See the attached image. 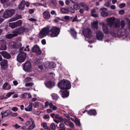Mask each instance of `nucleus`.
I'll use <instances>...</instances> for the list:
<instances>
[{
  "label": "nucleus",
  "instance_id": "1",
  "mask_svg": "<svg viewBox=\"0 0 130 130\" xmlns=\"http://www.w3.org/2000/svg\"><path fill=\"white\" fill-rule=\"evenodd\" d=\"M107 25L110 27V33L112 36L117 37L121 35V30L117 28L120 27V21L112 17L107 19Z\"/></svg>",
  "mask_w": 130,
  "mask_h": 130
},
{
  "label": "nucleus",
  "instance_id": "2",
  "mask_svg": "<svg viewBox=\"0 0 130 130\" xmlns=\"http://www.w3.org/2000/svg\"><path fill=\"white\" fill-rule=\"evenodd\" d=\"M58 87L60 89H69L71 87L70 82L67 80L63 79L59 82L58 84Z\"/></svg>",
  "mask_w": 130,
  "mask_h": 130
},
{
  "label": "nucleus",
  "instance_id": "3",
  "mask_svg": "<svg viewBox=\"0 0 130 130\" xmlns=\"http://www.w3.org/2000/svg\"><path fill=\"white\" fill-rule=\"evenodd\" d=\"M60 31V30L59 28L54 26L49 30L48 35L52 37H56L59 34Z\"/></svg>",
  "mask_w": 130,
  "mask_h": 130
},
{
  "label": "nucleus",
  "instance_id": "4",
  "mask_svg": "<svg viewBox=\"0 0 130 130\" xmlns=\"http://www.w3.org/2000/svg\"><path fill=\"white\" fill-rule=\"evenodd\" d=\"M15 10L13 9L7 10L4 12L3 17L5 18H9L15 13Z\"/></svg>",
  "mask_w": 130,
  "mask_h": 130
},
{
  "label": "nucleus",
  "instance_id": "5",
  "mask_svg": "<svg viewBox=\"0 0 130 130\" xmlns=\"http://www.w3.org/2000/svg\"><path fill=\"white\" fill-rule=\"evenodd\" d=\"M26 54L24 52H21L17 55V59L19 62H23L25 59Z\"/></svg>",
  "mask_w": 130,
  "mask_h": 130
},
{
  "label": "nucleus",
  "instance_id": "6",
  "mask_svg": "<svg viewBox=\"0 0 130 130\" xmlns=\"http://www.w3.org/2000/svg\"><path fill=\"white\" fill-rule=\"evenodd\" d=\"M49 29L48 28L45 27L43 28L40 32L39 35V38H42L49 34Z\"/></svg>",
  "mask_w": 130,
  "mask_h": 130
},
{
  "label": "nucleus",
  "instance_id": "7",
  "mask_svg": "<svg viewBox=\"0 0 130 130\" xmlns=\"http://www.w3.org/2000/svg\"><path fill=\"white\" fill-rule=\"evenodd\" d=\"M28 31L27 28L24 27H22L15 29L14 31V32L15 33L17 36L18 34H21L24 32H27Z\"/></svg>",
  "mask_w": 130,
  "mask_h": 130
},
{
  "label": "nucleus",
  "instance_id": "8",
  "mask_svg": "<svg viewBox=\"0 0 130 130\" xmlns=\"http://www.w3.org/2000/svg\"><path fill=\"white\" fill-rule=\"evenodd\" d=\"M22 22L21 20H19L17 22L9 23V26L11 28H14L17 27L21 26L22 25Z\"/></svg>",
  "mask_w": 130,
  "mask_h": 130
},
{
  "label": "nucleus",
  "instance_id": "9",
  "mask_svg": "<svg viewBox=\"0 0 130 130\" xmlns=\"http://www.w3.org/2000/svg\"><path fill=\"white\" fill-rule=\"evenodd\" d=\"M84 34L85 37L89 39H90L93 35L92 31L88 28L84 30Z\"/></svg>",
  "mask_w": 130,
  "mask_h": 130
},
{
  "label": "nucleus",
  "instance_id": "10",
  "mask_svg": "<svg viewBox=\"0 0 130 130\" xmlns=\"http://www.w3.org/2000/svg\"><path fill=\"white\" fill-rule=\"evenodd\" d=\"M32 51L36 53L38 55H40L42 53L41 50L40 49L39 46L37 45H35L32 48Z\"/></svg>",
  "mask_w": 130,
  "mask_h": 130
},
{
  "label": "nucleus",
  "instance_id": "11",
  "mask_svg": "<svg viewBox=\"0 0 130 130\" xmlns=\"http://www.w3.org/2000/svg\"><path fill=\"white\" fill-rule=\"evenodd\" d=\"M101 24L102 25L103 31L104 33L108 34L110 32V28L109 30L108 27L107 25H106L103 22H102Z\"/></svg>",
  "mask_w": 130,
  "mask_h": 130
},
{
  "label": "nucleus",
  "instance_id": "12",
  "mask_svg": "<svg viewBox=\"0 0 130 130\" xmlns=\"http://www.w3.org/2000/svg\"><path fill=\"white\" fill-rule=\"evenodd\" d=\"M96 36L97 39L99 41H102L104 38V35L101 31H98L96 32Z\"/></svg>",
  "mask_w": 130,
  "mask_h": 130
},
{
  "label": "nucleus",
  "instance_id": "13",
  "mask_svg": "<svg viewBox=\"0 0 130 130\" xmlns=\"http://www.w3.org/2000/svg\"><path fill=\"white\" fill-rule=\"evenodd\" d=\"M42 14L43 18L45 19H49L51 17V15L49 10H47L44 11Z\"/></svg>",
  "mask_w": 130,
  "mask_h": 130
},
{
  "label": "nucleus",
  "instance_id": "14",
  "mask_svg": "<svg viewBox=\"0 0 130 130\" xmlns=\"http://www.w3.org/2000/svg\"><path fill=\"white\" fill-rule=\"evenodd\" d=\"M101 11V15L102 17H106L109 15L108 13L107 12V9L104 7L100 9Z\"/></svg>",
  "mask_w": 130,
  "mask_h": 130
},
{
  "label": "nucleus",
  "instance_id": "15",
  "mask_svg": "<svg viewBox=\"0 0 130 130\" xmlns=\"http://www.w3.org/2000/svg\"><path fill=\"white\" fill-rule=\"evenodd\" d=\"M2 69L3 70L6 69L7 67V62L5 60H2L0 63Z\"/></svg>",
  "mask_w": 130,
  "mask_h": 130
},
{
  "label": "nucleus",
  "instance_id": "16",
  "mask_svg": "<svg viewBox=\"0 0 130 130\" xmlns=\"http://www.w3.org/2000/svg\"><path fill=\"white\" fill-rule=\"evenodd\" d=\"M6 48V42L4 40L0 41V50H5Z\"/></svg>",
  "mask_w": 130,
  "mask_h": 130
},
{
  "label": "nucleus",
  "instance_id": "17",
  "mask_svg": "<svg viewBox=\"0 0 130 130\" xmlns=\"http://www.w3.org/2000/svg\"><path fill=\"white\" fill-rule=\"evenodd\" d=\"M31 67V64L30 62H27L25 63L24 66V69L26 71L30 70Z\"/></svg>",
  "mask_w": 130,
  "mask_h": 130
},
{
  "label": "nucleus",
  "instance_id": "18",
  "mask_svg": "<svg viewBox=\"0 0 130 130\" xmlns=\"http://www.w3.org/2000/svg\"><path fill=\"white\" fill-rule=\"evenodd\" d=\"M30 120L32 124L28 126V127L27 128V130H32L35 127L36 125L35 124L34 120L32 119L31 118Z\"/></svg>",
  "mask_w": 130,
  "mask_h": 130
},
{
  "label": "nucleus",
  "instance_id": "19",
  "mask_svg": "<svg viewBox=\"0 0 130 130\" xmlns=\"http://www.w3.org/2000/svg\"><path fill=\"white\" fill-rule=\"evenodd\" d=\"M10 111L9 110H7L5 111H3L1 112V115L2 118L7 117L10 115Z\"/></svg>",
  "mask_w": 130,
  "mask_h": 130
},
{
  "label": "nucleus",
  "instance_id": "20",
  "mask_svg": "<svg viewBox=\"0 0 130 130\" xmlns=\"http://www.w3.org/2000/svg\"><path fill=\"white\" fill-rule=\"evenodd\" d=\"M69 31L73 37L74 39H76L77 36V33L75 30L73 28H71Z\"/></svg>",
  "mask_w": 130,
  "mask_h": 130
},
{
  "label": "nucleus",
  "instance_id": "21",
  "mask_svg": "<svg viewBox=\"0 0 130 130\" xmlns=\"http://www.w3.org/2000/svg\"><path fill=\"white\" fill-rule=\"evenodd\" d=\"M1 54L2 56L5 58L9 59L11 58L10 55L6 52L2 51L1 52Z\"/></svg>",
  "mask_w": 130,
  "mask_h": 130
},
{
  "label": "nucleus",
  "instance_id": "22",
  "mask_svg": "<svg viewBox=\"0 0 130 130\" xmlns=\"http://www.w3.org/2000/svg\"><path fill=\"white\" fill-rule=\"evenodd\" d=\"M59 93L61 95L62 98H65L68 97L69 94V93L68 91H65L63 92L60 91L59 92Z\"/></svg>",
  "mask_w": 130,
  "mask_h": 130
},
{
  "label": "nucleus",
  "instance_id": "23",
  "mask_svg": "<svg viewBox=\"0 0 130 130\" xmlns=\"http://www.w3.org/2000/svg\"><path fill=\"white\" fill-rule=\"evenodd\" d=\"M45 85L47 87L49 88H52L54 86L53 83L51 81H47L45 83Z\"/></svg>",
  "mask_w": 130,
  "mask_h": 130
},
{
  "label": "nucleus",
  "instance_id": "24",
  "mask_svg": "<svg viewBox=\"0 0 130 130\" xmlns=\"http://www.w3.org/2000/svg\"><path fill=\"white\" fill-rule=\"evenodd\" d=\"M14 32V31L12 34H9L6 35V38L7 39H10L16 36V35Z\"/></svg>",
  "mask_w": 130,
  "mask_h": 130
},
{
  "label": "nucleus",
  "instance_id": "25",
  "mask_svg": "<svg viewBox=\"0 0 130 130\" xmlns=\"http://www.w3.org/2000/svg\"><path fill=\"white\" fill-rule=\"evenodd\" d=\"M91 14L92 16L94 17H98V14L96 13V11L95 9H91Z\"/></svg>",
  "mask_w": 130,
  "mask_h": 130
},
{
  "label": "nucleus",
  "instance_id": "26",
  "mask_svg": "<svg viewBox=\"0 0 130 130\" xmlns=\"http://www.w3.org/2000/svg\"><path fill=\"white\" fill-rule=\"evenodd\" d=\"M32 103H29V105L26 108H25V110L26 111H30L32 110Z\"/></svg>",
  "mask_w": 130,
  "mask_h": 130
},
{
  "label": "nucleus",
  "instance_id": "27",
  "mask_svg": "<svg viewBox=\"0 0 130 130\" xmlns=\"http://www.w3.org/2000/svg\"><path fill=\"white\" fill-rule=\"evenodd\" d=\"M25 3V1H22L19 5L18 8L19 9L22 10L24 9L25 7L24 4Z\"/></svg>",
  "mask_w": 130,
  "mask_h": 130
},
{
  "label": "nucleus",
  "instance_id": "28",
  "mask_svg": "<svg viewBox=\"0 0 130 130\" xmlns=\"http://www.w3.org/2000/svg\"><path fill=\"white\" fill-rule=\"evenodd\" d=\"M88 113L90 116L95 115L96 114V111L95 109H91L88 110Z\"/></svg>",
  "mask_w": 130,
  "mask_h": 130
},
{
  "label": "nucleus",
  "instance_id": "29",
  "mask_svg": "<svg viewBox=\"0 0 130 130\" xmlns=\"http://www.w3.org/2000/svg\"><path fill=\"white\" fill-rule=\"evenodd\" d=\"M99 22L98 21H94L92 24V27L94 29H97L98 28V24Z\"/></svg>",
  "mask_w": 130,
  "mask_h": 130
},
{
  "label": "nucleus",
  "instance_id": "30",
  "mask_svg": "<svg viewBox=\"0 0 130 130\" xmlns=\"http://www.w3.org/2000/svg\"><path fill=\"white\" fill-rule=\"evenodd\" d=\"M74 122L75 123L77 126L80 127L81 126V124L79 120L76 117L75 118Z\"/></svg>",
  "mask_w": 130,
  "mask_h": 130
},
{
  "label": "nucleus",
  "instance_id": "31",
  "mask_svg": "<svg viewBox=\"0 0 130 130\" xmlns=\"http://www.w3.org/2000/svg\"><path fill=\"white\" fill-rule=\"evenodd\" d=\"M60 11L63 14H67L68 13L67 8H62L60 9Z\"/></svg>",
  "mask_w": 130,
  "mask_h": 130
},
{
  "label": "nucleus",
  "instance_id": "32",
  "mask_svg": "<svg viewBox=\"0 0 130 130\" xmlns=\"http://www.w3.org/2000/svg\"><path fill=\"white\" fill-rule=\"evenodd\" d=\"M51 96L53 99L56 100H57L59 98L58 95L57 94L55 93L52 94Z\"/></svg>",
  "mask_w": 130,
  "mask_h": 130
},
{
  "label": "nucleus",
  "instance_id": "33",
  "mask_svg": "<svg viewBox=\"0 0 130 130\" xmlns=\"http://www.w3.org/2000/svg\"><path fill=\"white\" fill-rule=\"evenodd\" d=\"M14 93V92H10L8 93L6 95V96H5V97H4L3 98H2V99H1V100H3L4 98H8L10 96L12 95Z\"/></svg>",
  "mask_w": 130,
  "mask_h": 130
},
{
  "label": "nucleus",
  "instance_id": "34",
  "mask_svg": "<svg viewBox=\"0 0 130 130\" xmlns=\"http://www.w3.org/2000/svg\"><path fill=\"white\" fill-rule=\"evenodd\" d=\"M57 2L56 0H52L51 2V5L53 7H55L57 4Z\"/></svg>",
  "mask_w": 130,
  "mask_h": 130
},
{
  "label": "nucleus",
  "instance_id": "35",
  "mask_svg": "<svg viewBox=\"0 0 130 130\" xmlns=\"http://www.w3.org/2000/svg\"><path fill=\"white\" fill-rule=\"evenodd\" d=\"M55 118L57 119L59 122H62L63 121V118L61 117H59L58 114L56 115Z\"/></svg>",
  "mask_w": 130,
  "mask_h": 130
},
{
  "label": "nucleus",
  "instance_id": "36",
  "mask_svg": "<svg viewBox=\"0 0 130 130\" xmlns=\"http://www.w3.org/2000/svg\"><path fill=\"white\" fill-rule=\"evenodd\" d=\"M41 105V104L39 102H35L33 104V106L35 108H38Z\"/></svg>",
  "mask_w": 130,
  "mask_h": 130
},
{
  "label": "nucleus",
  "instance_id": "37",
  "mask_svg": "<svg viewBox=\"0 0 130 130\" xmlns=\"http://www.w3.org/2000/svg\"><path fill=\"white\" fill-rule=\"evenodd\" d=\"M22 18V16L21 15H19L18 14H16L13 19V21H15L17 20L20 19H21Z\"/></svg>",
  "mask_w": 130,
  "mask_h": 130
},
{
  "label": "nucleus",
  "instance_id": "38",
  "mask_svg": "<svg viewBox=\"0 0 130 130\" xmlns=\"http://www.w3.org/2000/svg\"><path fill=\"white\" fill-rule=\"evenodd\" d=\"M51 63L48 62H46L44 64V66L46 68H51Z\"/></svg>",
  "mask_w": 130,
  "mask_h": 130
},
{
  "label": "nucleus",
  "instance_id": "39",
  "mask_svg": "<svg viewBox=\"0 0 130 130\" xmlns=\"http://www.w3.org/2000/svg\"><path fill=\"white\" fill-rule=\"evenodd\" d=\"M50 105V108L53 109L54 110H56L57 109V107L56 106L53 105L52 103H51Z\"/></svg>",
  "mask_w": 130,
  "mask_h": 130
},
{
  "label": "nucleus",
  "instance_id": "40",
  "mask_svg": "<svg viewBox=\"0 0 130 130\" xmlns=\"http://www.w3.org/2000/svg\"><path fill=\"white\" fill-rule=\"evenodd\" d=\"M68 12H70L72 13H74L75 12L74 10L71 7H69L68 8Z\"/></svg>",
  "mask_w": 130,
  "mask_h": 130
},
{
  "label": "nucleus",
  "instance_id": "41",
  "mask_svg": "<svg viewBox=\"0 0 130 130\" xmlns=\"http://www.w3.org/2000/svg\"><path fill=\"white\" fill-rule=\"evenodd\" d=\"M73 7L75 10H78L80 8L79 5L78 4H75L73 6Z\"/></svg>",
  "mask_w": 130,
  "mask_h": 130
},
{
  "label": "nucleus",
  "instance_id": "42",
  "mask_svg": "<svg viewBox=\"0 0 130 130\" xmlns=\"http://www.w3.org/2000/svg\"><path fill=\"white\" fill-rule=\"evenodd\" d=\"M125 23L124 21L122 20L120 22V26L121 25V27L122 28H124L125 26Z\"/></svg>",
  "mask_w": 130,
  "mask_h": 130
},
{
  "label": "nucleus",
  "instance_id": "43",
  "mask_svg": "<svg viewBox=\"0 0 130 130\" xmlns=\"http://www.w3.org/2000/svg\"><path fill=\"white\" fill-rule=\"evenodd\" d=\"M32 80V78L30 77H27L25 78L24 81L25 83L30 81Z\"/></svg>",
  "mask_w": 130,
  "mask_h": 130
},
{
  "label": "nucleus",
  "instance_id": "44",
  "mask_svg": "<svg viewBox=\"0 0 130 130\" xmlns=\"http://www.w3.org/2000/svg\"><path fill=\"white\" fill-rule=\"evenodd\" d=\"M68 125H69L72 128H74V125L73 123L71 122L70 121L69 122H68Z\"/></svg>",
  "mask_w": 130,
  "mask_h": 130
},
{
  "label": "nucleus",
  "instance_id": "45",
  "mask_svg": "<svg viewBox=\"0 0 130 130\" xmlns=\"http://www.w3.org/2000/svg\"><path fill=\"white\" fill-rule=\"evenodd\" d=\"M51 68H55L56 67V64L53 62H51Z\"/></svg>",
  "mask_w": 130,
  "mask_h": 130
},
{
  "label": "nucleus",
  "instance_id": "46",
  "mask_svg": "<svg viewBox=\"0 0 130 130\" xmlns=\"http://www.w3.org/2000/svg\"><path fill=\"white\" fill-rule=\"evenodd\" d=\"M50 127L52 129L54 130L55 129L56 126L54 123H52L51 124Z\"/></svg>",
  "mask_w": 130,
  "mask_h": 130
},
{
  "label": "nucleus",
  "instance_id": "47",
  "mask_svg": "<svg viewBox=\"0 0 130 130\" xmlns=\"http://www.w3.org/2000/svg\"><path fill=\"white\" fill-rule=\"evenodd\" d=\"M34 84L33 83L30 82L28 83H27L25 84L26 86H32Z\"/></svg>",
  "mask_w": 130,
  "mask_h": 130
},
{
  "label": "nucleus",
  "instance_id": "48",
  "mask_svg": "<svg viewBox=\"0 0 130 130\" xmlns=\"http://www.w3.org/2000/svg\"><path fill=\"white\" fill-rule=\"evenodd\" d=\"M10 115H11L12 116L16 117L18 115V113L17 112L12 113L10 111Z\"/></svg>",
  "mask_w": 130,
  "mask_h": 130
},
{
  "label": "nucleus",
  "instance_id": "49",
  "mask_svg": "<svg viewBox=\"0 0 130 130\" xmlns=\"http://www.w3.org/2000/svg\"><path fill=\"white\" fill-rule=\"evenodd\" d=\"M42 125L43 128L45 129H47L48 128L47 124L45 123H43L42 124Z\"/></svg>",
  "mask_w": 130,
  "mask_h": 130
},
{
  "label": "nucleus",
  "instance_id": "50",
  "mask_svg": "<svg viewBox=\"0 0 130 130\" xmlns=\"http://www.w3.org/2000/svg\"><path fill=\"white\" fill-rule=\"evenodd\" d=\"M126 5L125 3H121L119 5V7L121 8H122L125 6Z\"/></svg>",
  "mask_w": 130,
  "mask_h": 130
},
{
  "label": "nucleus",
  "instance_id": "51",
  "mask_svg": "<svg viewBox=\"0 0 130 130\" xmlns=\"http://www.w3.org/2000/svg\"><path fill=\"white\" fill-rule=\"evenodd\" d=\"M8 83H6L4 84L3 87L4 89L5 90V89L8 86Z\"/></svg>",
  "mask_w": 130,
  "mask_h": 130
},
{
  "label": "nucleus",
  "instance_id": "52",
  "mask_svg": "<svg viewBox=\"0 0 130 130\" xmlns=\"http://www.w3.org/2000/svg\"><path fill=\"white\" fill-rule=\"evenodd\" d=\"M34 114L38 116L40 114L41 112L40 111H35L34 112Z\"/></svg>",
  "mask_w": 130,
  "mask_h": 130
},
{
  "label": "nucleus",
  "instance_id": "53",
  "mask_svg": "<svg viewBox=\"0 0 130 130\" xmlns=\"http://www.w3.org/2000/svg\"><path fill=\"white\" fill-rule=\"evenodd\" d=\"M110 3L109 2H106L104 4V5L105 6L107 7H110Z\"/></svg>",
  "mask_w": 130,
  "mask_h": 130
},
{
  "label": "nucleus",
  "instance_id": "54",
  "mask_svg": "<svg viewBox=\"0 0 130 130\" xmlns=\"http://www.w3.org/2000/svg\"><path fill=\"white\" fill-rule=\"evenodd\" d=\"M34 5L37 6H43V5L39 3H36L34 4Z\"/></svg>",
  "mask_w": 130,
  "mask_h": 130
},
{
  "label": "nucleus",
  "instance_id": "55",
  "mask_svg": "<svg viewBox=\"0 0 130 130\" xmlns=\"http://www.w3.org/2000/svg\"><path fill=\"white\" fill-rule=\"evenodd\" d=\"M52 103L51 102H46L45 103V105L46 107H47L49 105L50 106V105L51 103Z\"/></svg>",
  "mask_w": 130,
  "mask_h": 130
},
{
  "label": "nucleus",
  "instance_id": "56",
  "mask_svg": "<svg viewBox=\"0 0 130 130\" xmlns=\"http://www.w3.org/2000/svg\"><path fill=\"white\" fill-rule=\"evenodd\" d=\"M18 109V108L16 107H13L11 109L14 112L16 111Z\"/></svg>",
  "mask_w": 130,
  "mask_h": 130
},
{
  "label": "nucleus",
  "instance_id": "57",
  "mask_svg": "<svg viewBox=\"0 0 130 130\" xmlns=\"http://www.w3.org/2000/svg\"><path fill=\"white\" fill-rule=\"evenodd\" d=\"M30 124V122L29 121H27L25 123V125L27 126H28Z\"/></svg>",
  "mask_w": 130,
  "mask_h": 130
},
{
  "label": "nucleus",
  "instance_id": "58",
  "mask_svg": "<svg viewBox=\"0 0 130 130\" xmlns=\"http://www.w3.org/2000/svg\"><path fill=\"white\" fill-rule=\"evenodd\" d=\"M59 4L62 6H63L64 5V3L61 0L59 1Z\"/></svg>",
  "mask_w": 130,
  "mask_h": 130
},
{
  "label": "nucleus",
  "instance_id": "59",
  "mask_svg": "<svg viewBox=\"0 0 130 130\" xmlns=\"http://www.w3.org/2000/svg\"><path fill=\"white\" fill-rule=\"evenodd\" d=\"M28 20L32 22H35L36 21V20L35 19L30 18L28 19Z\"/></svg>",
  "mask_w": 130,
  "mask_h": 130
},
{
  "label": "nucleus",
  "instance_id": "60",
  "mask_svg": "<svg viewBox=\"0 0 130 130\" xmlns=\"http://www.w3.org/2000/svg\"><path fill=\"white\" fill-rule=\"evenodd\" d=\"M70 121H69L68 120H67L66 119H65L64 120V122L65 123V124L67 125V126H68V122H69Z\"/></svg>",
  "mask_w": 130,
  "mask_h": 130
},
{
  "label": "nucleus",
  "instance_id": "61",
  "mask_svg": "<svg viewBox=\"0 0 130 130\" xmlns=\"http://www.w3.org/2000/svg\"><path fill=\"white\" fill-rule=\"evenodd\" d=\"M124 12L125 11L124 10H121L119 11V13L121 15H122L124 14Z\"/></svg>",
  "mask_w": 130,
  "mask_h": 130
},
{
  "label": "nucleus",
  "instance_id": "62",
  "mask_svg": "<svg viewBox=\"0 0 130 130\" xmlns=\"http://www.w3.org/2000/svg\"><path fill=\"white\" fill-rule=\"evenodd\" d=\"M51 13L52 15H56L57 14L56 11L54 10H52L51 12Z\"/></svg>",
  "mask_w": 130,
  "mask_h": 130
},
{
  "label": "nucleus",
  "instance_id": "63",
  "mask_svg": "<svg viewBox=\"0 0 130 130\" xmlns=\"http://www.w3.org/2000/svg\"><path fill=\"white\" fill-rule=\"evenodd\" d=\"M84 7H83V8L86 11H87L88 9V7L86 5L84 6Z\"/></svg>",
  "mask_w": 130,
  "mask_h": 130
},
{
  "label": "nucleus",
  "instance_id": "64",
  "mask_svg": "<svg viewBox=\"0 0 130 130\" xmlns=\"http://www.w3.org/2000/svg\"><path fill=\"white\" fill-rule=\"evenodd\" d=\"M59 126L60 128H64V125L63 123H60L59 125Z\"/></svg>",
  "mask_w": 130,
  "mask_h": 130
}]
</instances>
